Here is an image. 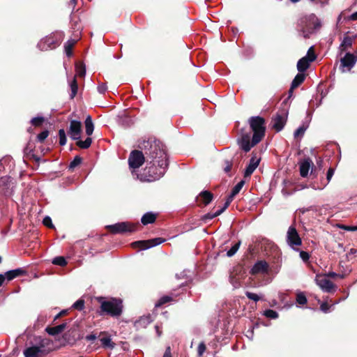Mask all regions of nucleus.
<instances>
[{
	"instance_id": "1",
	"label": "nucleus",
	"mask_w": 357,
	"mask_h": 357,
	"mask_svg": "<svg viewBox=\"0 0 357 357\" xmlns=\"http://www.w3.org/2000/svg\"><path fill=\"white\" fill-rule=\"evenodd\" d=\"M139 148L142 151H132L128 158L129 166L132 169L141 167L146 158L147 166L144 172L137 178L142 181H153L162 177L167 168L168 160L164 144L155 138L143 140Z\"/></svg>"
},
{
	"instance_id": "2",
	"label": "nucleus",
	"mask_w": 357,
	"mask_h": 357,
	"mask_svg": "<svg viewBox=\"0 0 357 357\" xmlns=\"http://www.w3.org/2000/svg\"><path fill=\"white\" fill-rule=\"evenodd\" d=\"M321 26L320 20L313 13L301 17L298 20L297 29L301 36L308 38Z\"/></svg>"
},
{
	"instance_id": "3",
	"label": "nucleus",
	"mask_w": 357,
	"mask_h": 357,
	"mask_svg": "<svg viewBox=\"0 0 357 357\" xmlns=\"http://www.w3.org/2000/svg\"><path fill=\"white\" fill-rule=\"evenodd\" d=\"M52 342L46 338H37L36 343L27 346L23 354L24 357H45L52 351Z\"/></svg>"
},
{
	"instance_id": "4",
	"label": "nucleus",
	"mask_w": 357,
	"mask_h": 357,
	"mask_svg": "<svg viewBox=\"0 0 357 357\" xmlns=\"http://www.w3.org/2000/svg\"><path fill=\"white\" fill-rule=\"evenodd\" d=\"M98 301L100 303V314L117 317L122 314L123 304L121 299L99 297Z\"/></svg>"
},
{
	"instance_id": "5",
	"label": "nucleus",
	"mask_w": 357,
	"mask_h": 357,
	"mask_svg": "<svg viewBox=\"0 0 357 357\" xmlns=\"http://www.w3.org/2000/svg\"><path fill=\"white\" fill-rule=\"evenodd\" d=\"M249 123L253 131V144H257L265 135V121L260 116H252L250 119Z\"/></svg>"
},
{
	"instance_id": "6",
	"label": "nucleus",
	"mask_w": 357,
	"mask_h": 357,
	"mask_svg": "<svg viewBox=\"0 0 357 357\" xmlns=\"http://www.w3.org/2000/svg\"><path fill=\"white\" fill-rule=\"evenodd\" d=\"M63 40V33L60 32L54 33L43 38L38 43V47L41 51H47L56 48L60 45Z\"/></svg>"
},
{
	"instance_id": "7",
	"label": "nucleus",
	"mask_w": 357,
	"mask_h": 357,
	"mask_svg": "<svg viewBox=\"0 0 357 357\" xmlns=\"http://www.w3.org/2000/svg\"><path fill=\"white\" fill-rule=\"evenodd\" d=\"M245 184V181H241L240 182H238L232 189L231 190V192L230 193V195L228 196L225 204H224V206L222 208H221L220 209L218 210L217 211H215L214 213H209L208 214L209 218L212 219V218H214L218 215H220L221 213H222L225 210L226 208L230 205V204L231 203V202L233 201L234 197L238 194V192L241 191V190L242 189V188L243 187Z\"/></svg>"
},
{
	"instance_id": "8",
	"label": "nucleus",
	"mask_w": 357,
	"mask_h": 357,
	"mask_svg": "<svg viewBox=\"0 0 357 357\" xmlns=\"http://www.w3.org/2000/svg\"><path fill=\"white\" fill-rule=\"evenodd\" d=\"M286 241L287 245L294 250L298 251V247L302 244V240L296 229L291 225L287 232Z\"/></svg>"
},
{
	"instance_id": "9",
	"label": "nucleus",
	"mask_w": 357,
	"mask_h": 357,
	"mask_svg": "<svg viewBox=\"0 0 357 357\" xmlns=\"http://www.w3.org/2000/svg\"><path fill=\"white\" fill-rule=\"evenodd\" d=\"M137 225L128 222H119L114 225H108L107 228L113 234H123L135 231Z\"/></svg>"
},
{
	"instance_id": "10",
	"label": "nucleus",
	"mask_w": 357,
	"mask_h": 357,
	"mask_svg": "<svg viewBox=\"0 0 357 357\" xmlns=\"http://www.w3.org/2000/svg\"><path fill=\"white\" fill-rule=\"evenodd\" d=\"M15 182L10 176L0 178V192L6 197H10L13 194Z\"/></svg>"
},
{
	"instance_id": "11",
	"label": "nucleus",
	"mask_w": 357,
	"mask_h": 357,
	"mask_svg": "<svg viewBox=\"0 0 357 357\" xmlns=\"http://www.w3.org/2000/svg\"><path fill=\"white\" fill-rule=\"evenodd\" d=\"M316 284L325 292H331L335 289V285L325 275H317Z\"/></svg>"
},
{
	"instance_id": "12",
	"label": "nucleus",
	"mask_w": 357,
	"mask_h": 357,
	"mask_svg": "<svg viewBox=\"0 0 357 357\" xmlns=\"http://www.w3.org/2000/svg\"><path fill=\"white\" fill-rule=\"evenodd\" d=\"M165 240L162 238H155L149 241H135L132 243V246L139 248L141 250L148 249L163 243Z\"/></svg>"
},
{
	"instance_id": "13",
	"label": "nucleus",
	"mask_w": 357,
	"mask_h": 357,
	"mask_svg": "<svg viewBox=\"0 0 357 357\" xmlns=\"http://www.w3.org/2000/svg\"><path fill=\"white\" fill-rule=\"evenodd\" d=\"M82 132V123L79 121L72 120L70 124L68 135L73 140H78L80 139Z\"/></svg>"
},
{
	"instance_id": "14",
	"label": "nucleus",
	"mask_w": 357,
	"mask_h": 357,
	"mask_svg": "<svg viewBox=\"0 0 357 357\" xmlns=\"http://www.w3.org/2000/svg\"><path fill=\"white\" fill-rule=\"evenodd\" d=\"M357 61V56L351 53H347L345 56L341 59L342 71L344 72V68H347V70H350L356 64Z\"/></svg>"
},
{
	"instance_id": "15",
	"label": "nucleus",
	"mask_w": 357,
	"mask_h": 357,
	"mask_svg": "<svg viewBox=\"0 0 357 357\" xmlns=\"http://www.w3.org/2000/svg\"><path fill=\"white\" fill-rule=\"evenodd\" d=\"M286 119L287 115L284 112L281 114L278 113L272 119L273 128L278 132L282 130L286 123Z\"/></svg>"
},
{
	"instance_id": "16",
	"label": "nucleus",
	"mask_w": 357,
	"mask_h": 357,
	"mask_svg": "<svg viewBox=\"0 0 357 357\" xmlns=\"http://www.w3.org/2000/svg\"><path fill=\"white\" fill-rule=\"evenodd\" d=\"M238 144L241 149L245 152H248L252 149V147L255 145L253 144V137L252 138V142H250V134L243 135L241 138L238 140Z\"/></svg>"
},
{
	"instance_id": "17",
	"label": "nucleus",
	"mask_w": 357,
	"mask_h": 357,
	"mask_svg": "<svg viewBox=\"0 0 357 357\" xmlns=\"http://www.w3.org/2000/svg\"><path fill=\"white\" fill-rule=\"evenodd\" d=\"M268 270V264L266 261L259 260L257 261L252 266L250 273L252 275L258 273H266Z\"/></svg>"
},
{
	"instance_id": "18",
	"label": "nucleus",
	"mask_w": 357,
	"mask_h": 357,
	"mask_svg": "<svg viewBox=\"0 0 357 357\" xmlns=\"http://www.w3.org/2000/svg\"><path fill=\"white\" fill-rule=\"evenodd\" d=\"M260 162V158H257L256 155H252L250 160L249 164L247 166L245 172L244 176L249 177L252 175L256 168L258 167Z\"/></svg>"
},
{
	"instance_id": "19",
	"label": "nucleus",
	"mask_w": 357,
	"mask_h": 357,
	"mask_svg": "<svg viewBox=\"0 0 357 357\" xmlns=\"http://www.w3.org/2000/svg\"><path fill=\"white\" fill-rule=\"evenodd\" d=\"M312 165V162L310 158H306L300 163V174L302 177H306L307 176Z\"/></svg>"
},
{
	"instance_id": "20",
	"label": "nucleus",
	"mask_w": 357,
	"mask_h": 357,
	"mask_svg": "<svg viewBox=\"0 0 357 357\" xmlns=\"http://www.w3.org/2000/svg\"><path fill=\"white\" fill-rule=\"evenodd\" d=\"M314 61V56H312L311 59L303 57L297 63V69L299 72L305 71L310 66V63Z\"/></svg>"
},
{
	"instance_id": "21",
	"label": "nucleus",
	"mask_w": 357,
	"mask_h": 357,
	"mask_svg": "<svg viewBox=\"0 0 357 357\" xmlns=\"http://www.w3.org/2000/svg\"><path fill=\"white\" fill-rule=\"evenodd\" d=\"M25 271L22 268H16L14 270L8 271L3 274L6 277V280L10 281L19 276H21L25 273Z\"/></svg>"
},
{
	"instance_id": "22",
	"label": "nucleus",
	"mask_w": 357,
	"mask_h": 357,
	"mask_svg": "<svg viewBox=\"0 0 357 357\" xmlns=\"http://www.w3.org/2000/svg\"><path fill=\"white\" fill-rule=\"evenodd\" d=\"M305 75L303 73H298L294 79H293L290 89L289 91V96H291L293 93L294 89L297 88L300 84H301L305 80Z\"/></svg>"
},
{
	"instance_id": "23",
	"label": "nucleus",
	"mask_w": 357,
	"mask_h": 357,
	"mask_svg": "<svg viewBox=\"0 0 357 357\" xmlns=\"http://www.w3.org/2000/svg\"><path fill=\"white\" fill-rule=\"evenodd\" d=\"M66 327V324L63 323L54 327H47L45 331L49 335H56L61 333Z\"/></svg>"
},
{
	"instance_id": "24",
	"label": "nucleus",
	"mask_w": 357,
	"mask_h": 357,
	"mask_svg": "<svg viewBox=\"0 0 357 357\" xmlns=\"http://www.w3.org/2000/svg\"><path fill=\"white\" fill-rule=\"evenodd\" d=\"M213 194L208 191H203L199 195V200L205 205L208 204L213 199Z\"/></svg>"
},
{
	"instance_id": "25",
	"label": "nucleus",
	"mask_w": 357,
	"mask_h": 357,
	"mask_svg": "<svg viewBox=\"0 0 357 357\" xmlns=\"http://www.w3.org/2000/svg\"><path fill=\"white\" fill-rule=\"evenodd\" d=\"M156 216L151 212L146 213L141 219V222L144 225L151 224L155 222Z\"/></svg>"
},
{
	"instance_id": "26",
	"label": "nucleus",
	"mask_w": 357,
	"mask_h": 357,
	"mask_svg": "<svg viewBox=\"0 0 357 357\" xmlns=\"http://www.w3.org/2000/svg\"><path fill=\"white\" fill-rule=\"evenodd\" d=\"M85 129L87 135L90 136L93 134L94 130L93 123L90 116H88L85 120Z\"/></svg>"
},
{
	"instance_id": "27",
	"label": "nucleus",
	"mask_w": 357,
	"mask_h": 357,
	"mask_svg": "<svg viewBox=\"0 0 357 357\" xmlns=\"http://www.w3.org/2000/svg\"><path fill=\"white\" fill-rule=\"evenodd\" d=\"M76 76L84 77L86 74L85 66L83 63L79 62L75 65Z\"/></svg>"
},
{
	"instance_id": "28",
	"label": "nucleus",
	"mask_w": 357,
	"mask_h": 357,
	"mask_svg": "<svg viewBox=\"0 0 357 357\" xmlns=\"http://www.w3.org/2000/svg\"><path fill=\"white\" fill-rule=\"evenodd\" d=\"M69 85H70V90H71L70 96L71 99H73L75 98V96H76V94L77 93V89H78V86H77V83L75 77H74L73 80L70 82Z\"/></svg>"
},
{
	"instance_id": "29",
	"label": "nucleus",
	"mask_w": 357,
	"mask_h": 357,
	"mask_svg": "<svg viewBox=\"0 0 357 357\" xmlns=\"http://www.w3.org/2000/svg\"><path fill=\"white\" fill-rule=\"evenodd\" d=\"M102 346L104 348L112 349L114 347V344L112 342V339L109 336L102 337L100 339Z\"/></svg>"
},
{
	"instance_id": "30",
	"label": "nucleus",
	"mask_w": 357,
	"mask_h": 357,
	"mask_svg": "<svg viewBox=\"0 0 357 357\" xmlns=\"http://www.w3.org/2000/svg\"><path fill=\"white\" fill-rule=\"evenodd\" d=\"M75 43H76L75 40H69L65 44V45H64L65 52H66L67 56L70 57L72 56V54H73L72 50H73V47L74 45L75 44Z\"/></svg>"
},
{
	"instance_id": "31",
	"label": "nucleus",
	"mask_w": 357,
	"mask_h": 357,
	"mask_svg": "<svg viewBox=\"0 0 357 357\" xmlns=\"http://www.w3.org/2000/svg\"><path fill=\"white\" fill-rule=\"evenodd\" d=\"M92 143V139L87 137L84 141L78 139L76 144L81 149H88Z\"/></svg>"
},
{
	"instance_id": "32",
	"label": "nucleus",
	"mask_w": 357,
	"mask_h": 357,
	"mask_svg": "<svg viewBox=\"0 0 357 357\" xmlns=\"http://www.w3.org/2000/svg\"><path fill=\"white\" fill-rule=\"evenodd\" d=\"M296 303L300 305H303L307 303V298L303 292H299L296 294Z\"/></svg>"
},
{
	"instance_id": "33",
	"label": "nucleus",
	"mask_w": 357,
	"mask_h": 357,
	"mask_svg": "<svg viewBox=\"0 0 357 357\" xmlns=\"http://www.w3.org/2000/svg\"><path fill=\"white\" fill-rule=\"evenodd\" d=\"M52 264L60 266H64L67 264V261L63 257H56L52 260Z\"/></svg>"
},
{
	"instance_id": "34",
	"label": "nucleus",
	"mask_w": 357,
	"mask_h": 357,
	"mask_svg": "<svg viewBox=\"0 0 357 357\" xmlns=\"http://www.w3.org/2000/svg\"><path fill=\"white\" fill-rule=\"evenodd\" d=\"M173 301V298L170 296H164L160 298V300L156 303L155 307H160L168 302Z\"/></svg>"
},
{
	"instance_id": "35",
	"label": "nucleus",
	"mask_w": 357,
	"mask_h": 357,
	"mask_svg": "<svg viewBox=\"0 0 357 357\" xmlns=\"http://www.w3.org/2000/svg\"><path fill=\"white\" fill-rule=\"evenodd\" d=\"M306 129H307V126H304V125L298 128L294 133V137L297 138V137H303Z\"/></svg>"
},
{
	"instance_id": "36",
	"label": "nucleus",
	"mask_w": 357,
	"mask_h": 357,
	"mask_svg": "<svg viewBox=\"0 0 357 357\" xmlns=\"http://www.w3.org/2000/svg\"><path fill=\"white\" fill-rule=\"evenodd\" d=\"M241 242L238 241V243H235L227 252V255L228 257H232L236 254V252L238 251L239 247H240Z\"/></svg>"
},
{
	"instance_id": "37",
	"label": "nucleus",
	"mask_w": 357,
	"mask_h": 357,
	"mask_svg": "<svg viewBox=\"0 0 357 357\" xmlns=\"http://www.w3.org/2000/svg\"><path fill=\"white\" fill-rule=\"evenodd\" d=\"M264 315L270 319H277L278 313L273 310H266L264 312Z\"/></svg>"
},
{
	"instance_id": "38",
	"label": "nucleus",
	"mask_w": 357,
	"mask_h": 357,
	"mask_svg": "<svg viewBox=\"0 0 357 357\" xmlns=\"http://www.w3.org/2000/svg\"><path fill=\"white\" fill-rule=\"evenodd\" d=\"M344 299V298L340 299L338 301L335 302V303H333L331 305H328V304L327 303L324 302V303L321 304L320 308H321L322 312H324L325 313H327V312H330V308L331 307H333V305H335V304L338 303L340 301H342Z\"/></svg>"
},
{
	"instance_id": "39",
	"label": "nucleus",
	"mask_w": 357,
	"mask_h": 357,
	"mask_svg": "<svg viewBox=\"0 0 357 357\" xmlns=\"http://www.w3.org/2000/svg\"><path fill=\"white\" fill-rule=\"evenodd\" d=\"M352 45V39L351 38L347 36L344 37L343 41L341 43V47L343 50H346L347 48L351 47Z\"/></svg>"
},
{
	"instance_id": "40",
	"label": "nucleus",
	"mask_w": 357,
	"mask_h": 357,
	"mask_svg": "<svg viewBox=\"0 0 357 357\" xmlns=\"http://www.w3.org/2000/svg\"><path fill=\"white\" fill-rule=\"evenodd\" d=\"M59 144L61 146H63L66 144V135L63 129H61L59 131Z\"/></svg>"
},
{
	"instance_id": "41",
	"label": "nucleus",
	"mask_w": 357,
	"mask_h": 357,
	"mask_svg": "<svg viewBox=\"0 0 357 357\" xmlns=\"http://www.w3.org/2000/svg\"><path fill=\"white\" fill-rule=\"evenodd\" d=\"M73 308L78 310H82L84 307V301L82 299L77 301L72 306Z\"/></svg>"
},
{
	"instance_id": "42",
	"label": "nucleus",
	"mask_w": 357,
	"mask_h": 357,
	"mask_svg": "<svg viewBox=\"0 0 357 357\" xmlns=\"http://www.w3.org/2000/svg\"><path fill=\"white\" fill-rule=\"evenodd\" d=\"M82 158L79 156H75L73 160L70 163V168L73 169L81 164Z\"/></svg>"
},
{
	"instance_id": "43",
	"label": "nucleus",
	"mask_w": 357,
	"mask_h": 357,
	"mask_svg": "<svg viewBox=\"0 0 357 357\" xmlns=\"http://www.w3.org/2000/svg\"><path fill=\"white\" fill-rule=\"evenodd\" d=\"M43 121L44 119L43 117H34L31 119V123L35 126H40Z\"/></svg>"
},
{
	"instance_id": "44",
	"label": "nucleus",
	"mask_w": 357,
	"mask_h": 357,
	"mask_svg": "<svg viewBox=\"0 0 357 357\" xmlns=\"http://www.w3.org/2000/svg\"><path fill=\"white\" fill-rule=\"evenodd\" d=\"M49 135V132L47 130H44L39 133L37 136V139L40 142H43Z\"/></svg>"
},
{
	"instance_id": "45",
	"label": "nucleus",
	"mask_w": 357,
	"mask_h": 357,
	"mask_svg": "<svg viewBox=\"0 0 357 357\" xmlns=\"http://www.w3.org/2000/svg\"><path fill=\"white\" fill-rule=\"evenodd\" d=\"M245 295L249 299L253 300L255 302L259 301L260 299L259 296L257 294L252 292L247 291L245 293Z\"/></svg>"
},
{
	"instance_id": "46",
	"label": "nucleus",
	"mask_w": 357,
	"mask_h": 357,
	"mask_svg": "<svg viewBox=\"0 0 357 357\" xmlns=\"http://www.w3.org/2000/svg\"><path fill=\"white\" fill-rule=\"evenodd\" d=\"M333 174H334V169L333 168H329V169L327 172V174H326L327 183L325 184L323 187L320 188L319 189H323L329 183L331 178L333 177Z\"/></svg>"
},
{
	"instance_id": "47",
	"label": "nucleus",
	"mask_w": 357,
	"mask_h": 357,
	"mask_svg": "<svg viewBox=\"0 0 357 357\" xmlns=\"http://www.w3.org/2000/svg\"><path fill=\"white\" fill-rule=\"evenodd\" d=\"M206 351V345L204 342H201L197 348V353L199 356H202Z\"/></svg>"
},
{
	"instance_id": "48",
	"label": "nucleus",
	"mask_w": 357,
	"mask_h": 357,
	"mask_svg": "<svg viewBox=\"0 0 357 357\" xmlns=\"http://www.w3.org/2000/svg\"><path fill=\"white\" fill-rule=\"evenodd\" d=\"M339 227L340 229H342L346 231H357V226H348V225H340Z\"/></svg>"
},
{
	"instance_id": "49",
	"label": "nucleus",
	"mask_w": 357,
	"mask_h": 357,
	"mask_svg": "<svg viewBox=\"0 0 357 357\" xmlns=\"http://www.w3.org/2000/svg\"><path fill=\"white\" fill-rule=\"evenodd\" d=\"M43 223L44 225H45L47 227L52 228L53 227V224L52 222V219L49 216H46L43 220Z\"/></svg>"
},
{
	"instance_id": "50",
	"label": "nucleus",
	"mask_w": 357,
	"mask_h": 357,
	"mask_svg": "<svg viewBox=\"0 0 357 357\" xmlns=\"http://www.w3.org/2000/svg\"><path fill=\"white\" fill-rule=\"evenodd\" d=\"M300 257L302 259V260L303 261H308V259L310 258V255L307 252L301 251L300 252Z\"/></svg>"
},
{
	"instance_id": "51",
	"label": "nucleus",
	"mask_w": 357,
	"mask_h": 357,
	"mask_svg": "<svg viewBox=\"0 0 357 357\" xmlns=\"http://www.w3.org/2000/svg\"><path fill=\"white\" fill-rule=\"evenodd\" d=\"M107 87L106 84L104 83L100 84L98 86V91L102 94L105 93V92L107 91Z\"/></svg>"
},
{
	"instance_id": "52",
	"label": "nucleus",
	"mask_w": 357,
	"mask_h": 357,
	"mask_svg": "<svg viewBox=\"0 0 357 357\" xmlns=\"http://www.w3.org/2000/svg\"><path fill=\"white\" fill-rule=\"evenodd\" d=\"M312 56H314V60L316 59V55L314 54L313 47H310L307 52V55L305 57H307L308 59H311Z\"/></svg>"
},
{
	"instance_id": "53",
	"label": "nucleus",
	"mask_w": 357,
	"mask_h": 357,
	"mask_svg": "<svg viewBox=\"0 0 357 357\" xmlns=\"http://www.w3.org/2000/svg\"><path fill=\"white\" fill-rule=\"evenodd\" d=\"M162 357H172L171 347L169 346L166 348L165 354Z\"/></svg>"
},
{
	"instance_id": "54",
	"label": "nucleus",
	"mask_w": 357,
	"mask_h": 357,
	"mask_svg": "<svg viewBox=\"0 0 357 357\" xmlns=\"http://www.w3.org/2000/svg\"><path fill=\"white\" fill-rule=\"evenodd\" d=\"M97 338L96 334H90L86 336V340L88 341H93Z\"/></svg>"
},
{
	"instance_id": "55",
	"label": "nucleus",
	"mask_w": 357,
	"mask_h": 357,
	"mask_svg": "<svg viewBox=\"0 0 357 357\" xmlns=\"http://www.w3.org/2000/svg\"><path fill=\"white\" fill-rule=\"evenodd\" d=\"M326 278H336V276H337V273H335V272H333V271H331V272H328L327 274L324 275Z\"/></svg>"
},
{
	"instance_id": "56",
	"label": "nucleus",
	"mask_w": 357,
	"mask_h": 357,
	"mask_svg": "<svg viewBox=\"0 0 357 357\" xmlns=\"http://www.w3.org/2000/svg\"><path fill=\"white\" fill-rule=\"evenodd\" d=\"M155 328L158 336L160 337L162 335L161 328H160L159 326H155Z\"/></svg>"
},
{
	"instance_id": "57",
	"label": "nucleus",
	"mask_w": 357,
	"mask_h": 357,
	"mask_svg": "<svg viewBox=\"0 0 357 357\" xmlns=\"http://www.w3.org/2000/svg\"><path fill=\"white\" fill-rule=\"evenodd\" d=\"M231 169V164L227 162V165L225 167V172H229Z\"/></svg>"
},
{
	"instance_id": "58",
	"label": "nucleus",
	"mask_w": 357,
	"mask_h": 357,
	"mask_svg": "<svg viewBox=\"0 0 357 357\" xmlns=\"http://www.w3.org/2000/svg\"><path fill=\"white\" fill-rule=\"evenodd\" d=\"M6 280V277L3 274H0V287L3 284Z\"/></svg>"
},
{
	"instance_id": "59",
	"label": "nucleus",
	"mask_w": 357,
	"mask_h": 357,
	"mask_svg": "<svg viewBox=\"0 0 357 357\" xmlns=\"http://www.w3.org/2000/svg\"><path fill=\"white\" fill-rule=\"evenodd\" d=\"M350 19L351 20H357V12L353 13L351 16H350Z\"/></svg>"
},
{
	"instance_id": "60",
	"label": "nucleus",
	"mask_w": 357,
	"mask_h": 357,
	"mask_svg": "<svg viewBox=\"0 0 357 357\" xmlns=\"http://www.w3.org/2000/svg\"><path fill=\"white\" fill-rule=\"evenodd\" d=\"M346 275H347L346 273H337V276H336V278L343 279L346 277Z\"/></svg>"
},
{
	"instance_id": "61",
	"label": "nucleus",
	"mask_w": 357,
	"mask_h": 357,
	"mask_svg": "<svg viewBox=\"0 0 357 357\" xmlns=\"http://www.w3.org/2000/svg\"><path fill=\"white\" fill-rule=\"evenodd\" d=\"M356 250L355 249H353V248H352V249H351V250H349V252H348L347 256L349 257V255H354V254H355V253H356Z\"/></svg>"
},
{
	"instance_id": "62",
	"label": "nucleus",
	"mask_w": 357,
	"mask_h": 357,
	"mask_svg": "<svg viewBox=\"0 0 357 357\" xmlns=\"http://www.w3.org/2000/svg\"><path fill=\"white\" fill-rule=\"evenodd\" d=\"M66 313V311L61 312L59 314L56 316V317H59L61 314H64Z\"/></svg>"
},
{
	"instance_id": "63",
	"label": "nucleus",
	"mask_w": 357,
	"mask_h": 357,
	"mask_svg": "<svg viewBox=\"0 0 357 357\" xmlns=\"http://www.w3.org/2000/svg\"><path fill=\"white\" fill-rule=\"evenodd\" d=\"M290 1L294 2V3H296V2H298L299 0H290Z\"/></svg>"
},
{
	"instance_id": "64",
	"label": "nucleus",
	"mask_w": 357,
	"mask_h": 357,
	"mask_svg": "<svg viewBox=\"0 0 357 357\" xmlns=\"http://www.w3.org/2000/svg\"><path fill=\"white\" fill-rule=\"evenodd\" d=\"M1 261H2V258H1V257H0V263L1 262Z\"/></svg>"
}]
</instances>
